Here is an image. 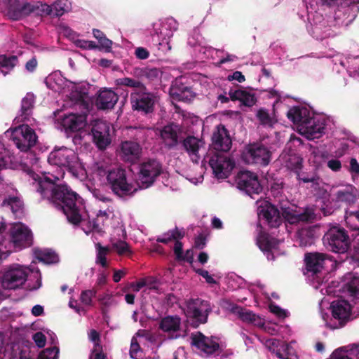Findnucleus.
<instances>
[{
    "label": "nucleus",
    "instance_id": "57",
    "mask_svg": "<svg viewBox=\"0 0 359 359\" xmlns=\"http://www.w3.org/2000/svg\"><path fill=\"white\" fill-rule=\"evenodd\" d=\"M33 340L38 347L43 348L46 345V337L42 332H37L33 335Z\"/></svg>",
    "mask_w": 359,
    "mask_h": 359
},
{
    "label": "nucleus",
    "instance_id": "2",
    "mask_svg": "<svg viewBox=\"0 0 359 359\" xmlns=\"http://www.w3.org/2000/svg\"><path fill=\"white\" fill-rule=\"evenodd\" d=\"M211 146L215 152L208 161L215 177L219 179L226 178L233 168L234 162L224 153H227L231 148L232 142L228 130L219 124L212 133Z\"/></svg>",
    "mask_w": 359,
    "mask_h": 359
},
{
    "label": "nucleus",
    "instance_id": "8",
    "mask_svg": "<svg viewBox=\"0 0 359 359\" xmlns=\"http://www.w3.org/2000/svg\"><path fill=\"white\" fill-rule=\"evenodd\" d=\"M163 172V165L156 159L149 158L140 165L138 180L141 189L152 186Z\"/></svg>",
    "mask_w": 359,
    "mask_h": 359
},
{
    "label": "nucleus",
    "instance_id": "63",
    "mask_svg": "<svg viewBox=\"0 0 359 359\" xmlns=\"http://www.w3.org/2000/svg\"><path fill=\"white\" fill-rule=\"evenodd\" d=\"M135 55L140 60H145L149 57V51L143 47H137L135 50Z\"/></svg>",
    "mask_w": 359,
    "mask_h": 359
},
{
    "label": "nucleus",
    "instance_id": "50",
    "mask_svg": "<svg viewBox=\"0 0 359 359\" xmlns=\"http://www.w3.org/2000/svg\"><path fill=\"white\" fill-rule=\"evenodd\" d=\"M283 344V341L277 339H269L266 341V346L269 350L276 354V356H281L278 348H280V345Z\"/></svg>",
    "mask_w": 359,
    "mask_h": 359
},
{
    "label": "nucleus",
    "instance_id": "10",
    "mask_svg": "<svg viewBox=\"0 0 359 359\" xmlns=\"http://www.w3.org/2000/svg\"><path fill=\"white\" fill-rule=\"evenodd\" d=\"M211 311L212 308L208 301L196 298L190 299L187 302V316L192 318L196 323L194 327L207 323L208 316Z\"/></svg>",
    "mask_w": 359,
    "mask_h": 359
},
{
    "label": "nucleus",
    "instance_id": "33",
    "mask_svg": "<svg viewBox=\"0 0 359 359\" xmlns=\"http://www.w3.org/2000/svg\"><path fill=\"white\" fill-rule=\"evenodd\" d=\"M2 207L10 208L14 215L21 214L23 209V202L18 196H8L2 201Z\"/></svg>",
    "mask_w": 359,
    "mask_h": 359
},
{
    "label": "nucleus",
    "instance_id": "26",
    "mask_svg": "<svg viewBox=\"0 0 359 359\" xmlns=\"http://www.w3.org/2000/svg\"><path fill=\"white\" fill-rule=\"evenodd\" d=\"M109 219V215L106 211L99 210L97 214V217L93 220H88L83 227V230L86 234L95 231L98 233L104 232L103 227L104 222Z\"/></svg>",
    "mask_w": 359,
    "mask_h": 359
},
{
    "label": "nucleus",
    "instance_id": "1",
    "mask_svg": "<svg viewBox=\"0 0 359 359\" xmlns=\"http://www.w3.org/2000/svg\"><path fill=\"white\" fill-rule=\"evenodd\" d=\"M26 175L29 184L41 198L48 200L57 209L61 210L69 223L79 225L84 221L82 198L67 185L57 184L55 182L59 180L58 177H55L52 180L45 175L40 176L30 169L26 171Z\"/></svg>",
    "mask_w": 359,
    "mask_h": 359
},
{
    "label": "nucleus",
    "instance_id": "43",
    "mask_svg": "<svg viewBox=\"0 0 359 359\" xmlns=\"http://www.w3.org/2000/svg\"><path fill=\"white\" fill-rule=\"evenodd\" d=\"M256 116L260 124L264 126L272 127L276 122L270 116L268 111L263 108H261L257 111Z\"/></svg>",
    "mask_w": 359,
    "mask_h": 359
},
{
    "label": "nucleus",
    "instance_id": "41",
    "mask_svg": "<svg viewBox=\"0 0 359 359\" xmlns=\"http://www.w3.org/2000/svg\"><path fill=\"white\" fill-rule=\"evenodd\" d=\"M18 61V58L15 56L6 57V55L0 56V69L5 75L7 72L4 69L9 71L15 66V62Z\"/></svg>",
    "mask_w": 359,
    "mask_h": 359
},
{
    "label": "nucleus",
    "instance_id": "19",
    "mask_svg": "<svg viewBox=\"0 0 359 359\" xmlns=\"http://www.w3.org/2000/svg\"><path fill=\"white\" fill-rule=\"evenodd\" d=\"M332 314L334 318L339 320L340 327L344 326L348 320L351 315V305L345 300H336L331 304Z\"/></svg>",
    "mask_w": 359,
    "mask_h": 359
},
{
    "label": "nucleus",
    "instance_id": "51",
    "mask_svg": "<svg viewBox=\"0 0 359 359\" xmlns=\"http://www.w3.org/2000/svg\"><path fill=\"white\" fill-rule=\"evenodd\" d=\"M97 290L95 289L83 290L81 294V301L86 306H89L92 303V298L95 297Z\"/></svg>",
    "mask_w": 359,
    "mask_h": 359
},
{
    "label": "nucleus",
    "instance_id": "55",
    "mask_svg": "<svg viewBox=\"0 0 359 359\" xmlns=\"http://www.w3.org/2000/svg\"><path fill=\"white\" fill-rule=\"evenodd\" d=\"M223 309L229 311L231 313L238 314L241 311V307L236 304H233L229 300H224L222 304Z\"/></svg>",
    "mask_w": 359,
    "mask_h": 359
},
{
    "label": "nucleus",
    "instance_id": "47",
    "mask_svg": "<svg viewBox=\"0 0 359 359\" xmlns=\"http://www.w3.org/2000/svg\"><path fill=\"white\" fill-rule=\"evenodd\" d=\"M239 311L240 312L238 313L237 316L243 322L255 323L258 318V316H256L254 313L250 311L244 309L242 307H241V311Z\"/></svg>",
    "mask_w": 359,
    "mask_h": 359
},
{
    "label": "nucleus",
    "instance_id": "60",
    "mask_svg": "<svg viewBox=\"0 0 359 359\" xmlns=\"http://www.w3.org/2000/svg\"><path fill=\"white\" fill-rule=\"evenodd\" d=\"M140 350V346L139 344L137 343L136 339H133L131 344H130V355L132 358L137 359L138 358V353Z\"/></svg>",
    "mask_w": 359,
    "mask_h": 359
},
{
    "label": "nucleus",
    "instance_id": "34",
    "mask_svg": "<svg viewBox=\"0 0 359 359\" xmlns=\"http://www.w3.org/2000/svg\"><path fill=\"white\" fill-rule=\"evenodd\" d=\"M59 354V348L57 346H53L47 348L42 351L37 359H57ZM19 359H32L26 352L21 351L20 353Z\"/></svg>",
    "mask_w": 359,
    "mask_h": 359
},
{
    "label": "nucleus",
    "instance_id": "17",
    "mask_svg": "<svg viewBox=\"0 0 359 359\" xmlns=\"http://www.w3.org/2000/svg\"><path fill=\"white\" fill-rule=\"evenodd\" d=\"M11 239L15 248H25L33 244L32 231L22 224H18L11 227Z\"/></svg>",
    "mask_w": 359,
    "mask_h": 359
},
{
    "label": "nucleus",
    "instance_id": "62",
    "mask_svg": "<svg viewBox=\"0 0 359 359\" xmlns=\"http://www.w3.org/2000/svg\"><path fill=\"white\" fill-rule=\"evenodd\" d=\"M170 235L172 240L180 241L184 236V232L178 229L176 226L174 229L168 231L165 235Z\"/></svg>",
    "mask_w": 359,
    "mask_h": 359
},
{
    "label": "nucleus",
    "instance_id": "49",
    "mask_svg": "<svg viewBox=\"0 0 359 359\" xmlns=\"http://www.w3.org/2000/svg\"><path fill=\"white\" fill-rule=\"evenodd\" d=\"M10 161V152L0 141V170L5 168Z\"/></svg>",
    "mask_w": 359,
    "mask_h": 359
},
{
    "label": "nucleus",
    "instance_id": "7",
    "mask_svg": "<svg viewBox=\"0 0 359 359\" xmlns=\"http://www.w3.org/2000/svg\"><path fill=\"white\" fill-rule=\"evenodd\" d=\"M324 243L330 250L336 253H344L351 246L347 231L340 227L331 228L323 236Z\"/></svg>",
    "mask_w": 359,
    "mask_h": 359
},
{
    "label": "nucleus",
    "instance_id": "12",
    "mask_svg": "<svg viewBox=\"0 0 359 359\" xmlns=\"http://www.w3.org/2000/svg\"><path fill=\"white\" fill-rule=\"evenodd\" d=\"M93 142L100 150H104L111 144L110 126L107 121L95 120L91 124Z\"/></svg>",
    "mask_w": 359,
    "mask_h": 359
},
{
    "label": "nucleus",
    "instance_id": "23",
    "mask_svg": "<svg viewBox=\"0 0 359 359\" xmlns=\"http://www.w3.org/2000/svg\"><path fill=\"white\" fill-rule=\"evenodd\" d=\"M342 289L353 299H359V274L347 273L343 276Z\"/></svg>",
    "mask_w": 359,
    "mask_h": 359
},
{
    "label": "nucleus",
    "instance_id": "56",
    "mask_svg": "<svg viewBox=\"0 0 359 359\" xmlns=\"http://www.w3.org/2000/svg\"><path fill=\"white\" fill-rule=\"evenodd\" d=\"M256 101L255 95L246 91L241 102L246 107H252L255 104Z\"/></svg>",
    "mask_w": 359,
    "mask_h": 359
},
{
    "label": "nucleus",
    "instance_id": "44",
    "mask_svg": "<svg viewBox=\"0 0 359 359\" xmlns=\"http://www.w3.org/2000/svg\"><path fill=\"white\" fill-rule=\"evenodd\" d=\"M112 168L107 163L102 161L97 162L93 165V172L98 176L102 177H106L107 180V175L112 171Z\"/></svg>",
    "mask_w": 359,
    "mask_h": 359
},
{
    "label": "nucleus",
    "instance_id": "24",
    "mask_svg": "<svg viewBox=\"0 0 359 359\" xmlns=\"http://www.w3.org/2000/svg\"><path fill=\"white\" fill-rule=\"evenodd\" d=\"M260 215L271 228H278L283 222L278 209L272 204L266 205L260 211Z\"/></svg>",
    "mask_w": 359,
    "mask_h": 359
},
{
    "label": "nucleus",
    "instance_id": "40",
    "mask_svg": "<svg viewBox=\"0 0 359 359\" xmlns=\"http://www.w3.org/2000/svg\"><path fill=\"white\" fill-rule=\"evenodd\" d=\"M315 217V214L311 209L306 208L304 212L297 215H292L288 218L289 222L291 224H294L298 222H310Z\"/></svg>",
    "mask_w": 359,
    "mask_h": 359
},
{
    "label": "nucleus",
    "instance_id": "3",
    "mask_svg": "<svg viewBox=\"0 0 359 359\" xmlns=\"http://www.w3.org/2000/svg\"><path fill=\"white\" fill-rule=\"evenodd\" d=\"M107 187L120 198L133 196L137 191L134 184L128 180L126 170L121 167L112 168L106 180Z\"/></svg>",
    "mask_w": 359,
    "mask_h": 359
},
{
    "label": "nucleus",
    "instance_id": "42",
    "mask_svg": "<svg viewBox=\"0 0 359 359\" xmlns=\"http://www.w3.org/2000/svg\"><path fill=\"white\" fill-rule=\"evenodd\" d=\"M135 74L142 78H145L149 81H154L157 79L160 74V70L157 68H142L135 70Z\"/></svg>",
    "mask_w": 359,
    "mask_h": 359
},
{
    "label": "nucleus",
    "instance_id": "18",
    "mask_svg": "<svg viewBox=\"0 0 359 359\" xmlns=\"http://www.w3.org/2000/svg\"><path fill=\"white\" fill-rule=\"evenodd\" d=\"M304 262L307 272L318 276L325 269L326 263L330 262V259L327 254L315 252L306 253Z\"/></svg>",
    "mask_w": 359,
    "mask_h": 359
},
{
    "label": "nucleus",
    "instance_id": "54",
    "mask_svg": "<svg viewBox=\"0 0 359 359\" xmlns=\"http://www.w3.org/2000/svg\"><path fill=\"white\" fill-rule=\"evenodd\" d=\"M88 337L89 339L94 343L93 348L102 347L100 344V335L97 330H91L88 334Z\"/></svg>",
    "mask_w": 359,
    "mask_h": 359
},
{
    "label": "nucleus",
    "instance_id": "48",
    "mask_svg": "<svg viewBox=\"0 0 359 359\" xmlns=\"http://www.w3.org/2000/svg\"><path fill=\"white\" fill-rule=\"evenodd\" d=\"M189 86H185L181 79H176L170 88V94L174 99H177V93H180V91H184Z\"/></svg>",
    "mask_w": 359,
    "mask_h": 359
},
{
    "label": "nucleus",
    "instance_id": "29",
    "mask_svg": "<svg viewBox=\"0 0 359 359\" xmlns=\"http://www.w3.org/2000/svg\"><path fill=\"white\" fill-rule=\"evenodd\" d=\"M181 318L177 316H168L163 318L159 328L165 332H175L180 330Z\"/></svg>",
    "mask_w": 359,
    "mask_h": 359
},
{
    "label": "nucleus",
    "instance_id": "5",
    "mask_svg": "<svg viewBox=\"0 0 359 359\" xmlns=\"http://www.w3.org/2000/svg\"><path fill=\"white\" fill-rule=\"evenodd\" d=\"M49 11L50 10L46 4L41 2L34 4L25 2L20 4L19 0H13L11 1L8 6V13L11 18L14 20H18L31 13L43 16L44 13H48Z\"/></svg>",
    "mask_w": 359,
    "mask_h": 359
},
{
    "label": "nucleus",
    "instance_id": "53",
    "mask_svg": "<svg viewBox=\"0 0 359 359\" xmlns=\"http://www.w3.org/2000/svg\"><path fill=\"white\" fill-rule=\"evenodd\" d=\"M176 93V100L179 101L190 102L195 97V93L193 92L192 88L191 87H189L184 91H180V93Z\"/></svg>",
    "mask_w": 359,
    "mask_h": 359
},
{
    "label": "nucleus",
    "instance_id": "59",
    "mask_svg": "<svg viewBox=\"0 0 359 359\" xmlns=\"http://www.w3.org/2000/svg\"><path fill=\"white\" fill-rule=\"evenodd\" d=\"M269 310L272 313L275 314L279 318L286 317L285 311L275 304H270Z\"/></svg>",
    "mask_w": 359,
    "mask_h": 359
},
{
    "label": "nucleus",
    "instance_id": "61",
    "mask_svg": "<svg viewBox=\"0 0 359 359\" xmlns=\"http://www.w3.org/2000/svg\"><path fill=\"white\" fill-rule=\"evenodd\" d=\"M196 273L198 274L199 276H201L203 278H204L206 280V282L209 284H216V280L209 274L208 271L203 269H198L196 270Z\"/></svg>",
    "mask_w": 359,
    "mask_h": 359
},
{
    "label": "nucleus",
    "instance_id": "31",
    "mask_svg": "<svg viewBox=\"0 0 359 359\" xmlns=\"http://www.w3.org/2000/svg\"><path fill=\"white\" fill-rule=\"evenodd\" d=\"M306 109H302L299 107H294L287 111V116L294 124L299 125L302 127L303 124H304L309 118L306 116Z\"/></svg>",
    "mask_w": 359,
    "mask_h": 359
},
{
    "label": "nucleus",
    "instance_id": "36",
    "mask_svg": "<svg viewBox=\"0 0 359 359\" xmlns=\"http://www.w3.org/2000/svg\"><path fill=\"white\" fill-rule=\"evenodd\" d=\"M116 83L118 86H126L134 88L133 91H138V90H144L146 86L140 80L134 79L130 77H123L116 80Z\"/></svg>",
    "mask_w": 359,
    "mask_h": 359
},
{
    "label": "nucleus",
    "instance_id": "32",
    "mask_svg": "<svg viewBox=\"0 0 359 359\" xmlns=\"http://www.w3.org/2000/svg\"><path fill=\"white\" fill-rule=\"evenodd\" d=\"M201 140L194 136H187L186 138H182L180 144L182 148L189 155H197L200 148Z\"/></svg>",
    "mask_w": 359,
    "mask_h": 359
},
{
    "label": "nucleus",
    "instance_id": "15",
    "mask_svg": "<svg viewBox=\"0 0 359 359\" xmlns=\"http://www.w3.org/2000/svg\"><path fill=\"white\" fill-rule=\"evenodd\" d=\"M323 5L328 6H337L336 15L340 18V13H343L344 15H347L346 19L349 22L353 21L359 12V6L358 3L359 0H320Z\"/></svg>",
    "mask_w": 359,
    "mask_h": 359
},
{
    "label": "nucleus",
    "instance_id": "27",
    "mask_svg": "<svg viewBox=\"0 0 359 359\" xmlns=\"http://www.w3.org/2000/svg\"><path fill=\"white\" fill-rule=\"evenodd\" d=\"M62 125L66 130L78 131L86 125V116L82 114H70L62 120Z\"/></svg>",
    "mask_w": 359,
    "mask_h": 359
},
{
    "label": "nucleus",
    "instance_id": "6",
    "mask_svg": "<svg viewBox=\"0 0 359 359\" xmlns=\"http://www.w3.org/2000/svg\"><path fill=\"white\" fill-rule=\"evenodd\" d=\"M10 130L11 140L20 151L27 152L36 145L38 137L27 124L20 125Z\"/></svg>",
    "mask_w": 359,
    "mask_h": 359
},
{
    "label": "nucleus",
    "instance_id": "37",
    "mask_svg": "<svg viewBox=\"0 0 359 359\" xmlns=\"http://www.w3.org/2000/svg\"><path fill=\"white\" fill-rule=\"evenodd\" d=\"M303 158L299 156H290L286 163L287 168L296 175L303 168Z\"/></svg>",
    "mask_w": 359,
    "mask_h": 359
},
{
    "label": "nucleus",
    "instance_id": "58",
    "mask_svg": "<svg viewBox=\"0 0 359 359\" xmlns=\"http://www.w3.org/2000/svg\"><path fill=\"white\" fill-rule=\"evenodd\" d=\"M206 245V236L200 233L194 239V248L199 250L203 249Z\"/></svg>",
    "mask_w": 359,
    "mask_h": 359
},
{
    "label": "nucleus",
    "instance_id": "64",
    "mask_svg": "<svg viewBox=\"0 0 359 359\" xmlns=\"http://www.w3.org/2000/svg\"><path fill=\"white\" fill-rule=\"evenodd\" d=\"M90 359H106V355L103 353L102 346L99 348H93Z\"/></svg>",
    "mask_w": 359,
    "mask_h": 359
},
{
    "label": "nucleus",
    "instance_id": "11",
    "mask_svg": "<svg viewBox=\"0 0 359 359\" xmlns=\"http://www.w3.org/2000/svg\"><path fill=\"white\" fill-rule=\"evenodd\" d=\"M77 160L78 157L75 152L64 147L55 149L48 157V161L50 165L67 168L69 170L76 168Z\"/></svg>",
    "mask_w": 359,
    "mask_h": 359
},
{
    "label": "nucleus",
    "instance_id": "16",
    "mask_svg": "<svg viewBox=\"0 0 359 359\" xmlns=\"http://www.w3.org/2000/svg\"><path fill=\"white\" fill-rule=\"evenodd\" d=\"M191 346L200 350L206 355H211L219 351V344L213 337H207L201 332L191 335Z\"/></svg>",
    "mask_w": 359,
    "mask_h": 359
},
{
    "label": "nucleus",
    "instance_id": "14",
    "mask_svg": "<svg viewBox=\"0 0 359 359\" xmlns=\"http://www.w3.org/2000/svg\"><path fill=\"white\" fill-rule=\"evenodd\" d=\"M182 130L176 123H171L163 126L160 131L162 142L168 150L176 149L182 141Z\"/></svg>",
    "mask_w": 359,
    "mask_h": 359
},
{
    "label": "nucleus",
    "instance_id": "39",
    "mask_svg": "<svg viewBox=\"0 0 359 359\" xmlns=\"http://www.w3.org/2000/svg\"><path fill=\"white\" fill-rule=\"evenodd\" d=\"M97 249L96 263L100 264L102 267L107 268L108 264L107 262V255L109 252L108 247H103L98 243L95 245Z\"/></svg>",
    "mask_w": 359,
    "mask_h": 359
},
{
    "label": "nucleus",
    "instance_id": "13",
    "mask_svg": "<svg viewBox=\"0 0 359 359\" xmlns=\"http://www.w3.org/2000/svg\"><path fill=\"white\" fill-rule=\"evenodd\" d=\"M236 182L237 187L251 197L253 194H259L262 191L257 175L252 172L248 170L239 172Z\"/></svg>",
    "mask_w": 359,
    "mask_h": 359
},
{
    "label": "nucleus",
    "instance_id": "25",
    "mask_svg": "<svg viewBox=\"0 0 359 359\" xmlns=\"http://www.w3.org/2000/svg\"><path fill=\"white\" fill-rule=\"evenodd\" d=\"M257 244L259 249L266 254L269 260L274 259L272 250L278 245V241L276 238L271 237L267 233H261L257 237Z\"/></svg>",
    "mask_w": 359,
    "mask_h": 359
},
{
    "label": "nucleus",
    "instance_id": "20",
    "mask_svg": "<svg viewBox=\"0 0 359 359\" xmlns=\"http://www.w3.org/2000/svg\"><path fill=\"white\" fill-rule=\"evenodd\" d=\"M142 147L133 141H125L121 144L120 156L123 161L135 163L140 158Z\"/></svg>",
    "mask_w": 359,
    "mask_h": 359
},
{
    "label": "nucleus",
    "instance_id": "21",
    "mask_svg": "<svg viewBox=\"0 0 359 359\" xmlns=\"http://www.w3.org/2000/svg\"><path fill=\"white\" fill-rule=\"evenodd\" d=\"M118 100V95L111 89L100 90L97 95L95 106L98 109L106 110L113 109Z\"/></svg>",
    "mask_w": 359,
    "mask_h": 359
},
{
    "label": "nucleus",
    "instance_id": "30",
    "mask_svg": "<svg viewBox=\"0 0 359 359\" xmlns=\"http://www.w3.org/2000/svg\"><path fill=\"white\" fill-rule=\"evenodd\" d=\"M295 175L299 184H301L302 183H312L315 185L319 184V176L314 169L308 170L303 168H301Z\"/></svg>",
    "mask_w": 359,
    "mask_h": 359
},
{
    "label": "nucleus",
    "instance_id": "45",
    "mask_svg": "<svg viewBox=\"0 0 359 359\" xmlns=\"http://www.w3.org/2000/svg\"><path fill=\"white\" fill-rule=\"evenodd\" d=\"M111 248L116 251L118 255H127L131 254L129 245L124 241L118 240L112 243Z\"/></svg>",
    "mask_w": 359,
    "mask_h": 359
},
{
    "label": "nucleus",
    "instance_id": "9",
    "mask_svg": "<svg viewBox=\"0 0 359 359\" xmlns=\"http://www.w3.org/2000/svg\"><path fill=\"white\" fill-rule=\"evenodd\" d=\"M241 157L246 163L266 166L270 162L271 152L263 144L254 142L244 147Z\"/></svg>",
    "mask_w": 359,
    "mask_h": 359
},
{
    "label": "nucleus",
    "instance_id": "38",
    "mask_svg": "<svg viewBox=\"0 0 359 359\" xmlns=\"http://www.w3.org/2000/svg\"><path fill=\"white\" fill-rule=\"evenodd\" d=\"M37 259L40 262L48 264H55L59 261L58 255L55 252L50 250L40 251L37 255Z\"/></svg>",
    "mask_w": 359,
    "mask_h": 359
},
{
    "label": "nucleus",
    "instance_id": "28",
    "mask_svg": "<svg viewBox=\"0 0 359 359\" xmlns=\"http://www.w3.org/2000/svg\"><path fill=\"white\" fill-rule=\"evenodd\" d=\"M35 104V96L32 93H27L22 99L19 111V118L22 121H29L32 118Z\"/></svg>",
    "mask_w": 359,
    "mask_h": 359
},
{
    "label": "nucleus",
    "instance_id": "46",
    "mask_svg": "<svg viewBox=\"0 0 359 359\" xmlns=\"http://www.w3.org/2000/svg\"><path fill=\"white\" fill-rule=\"evenodd\" d=\"M281 356H277L280 359H298L297 355L292 353V348L285 341L278 348Z\"/></svg>",
    "mask_w": 359,
    "mask_h": 359
},
{
    "label": "nucleus",
    "instance_id": "35",
    "mask_svg": "<svg viewBox=\"0 0 359 359\" xmlns=\"http://www.w3.org/2000/svg\"><path fill=\"white\" fill-rule=\"evenodd\" d=\"M50 11L43 15H51L52 17L62 16L69 8L67 0H57L51 6L48 5Z\"/></svg>",
    "mask_w": 359,
    "mask_h": 359
},
{
    "label": "nucleus",
    "instance_id": "52",
    "mask_svg": "<svg viewBox=\"0 0 359 359\" xmlns=\"http://www.w3.org/2000/svg\"><path fill=\"white\" fill-rule=\"evenodd\" d=\"M284 182L282 180L274 181L271 184L270 191L274 197H279L283 193Z\"/></svg>",
    "mask_w": 359,
    "mask_h": 359
},
{
    "label": "nucleus",
    "instance_id": "22",
    "mask_svg": "<svg viewBox=\"0 0 359 359\" xmlns=\"http://www.w3.org/2000/svg\"><path fill=\"white\" fill-rule=\"evenodd\" d=\"M324 121L314 117H309L302 129L308 139L313 140L319 138L324 133L325 129Z\"/></svg>",
    "mask_w": 359,
    "mask_h": 359
},
{
    "label": "nucleus",
    "instance_id": "4",
    "mask_svg": "<svg viewBox=\"0 0 359 359\" xmlns=\"http://www.w3.org/2000/svg\"><path fill=\"white\" fill-rule=\"evenodd\" d=\"M158 100L157 95L149 91L147 87H145L144 90L133 91L130 95L132 109L143 115H148L154 112Z\"/></svg>",
    "mask_w": 359,
    "mask_h": 359
}]
</instances>
